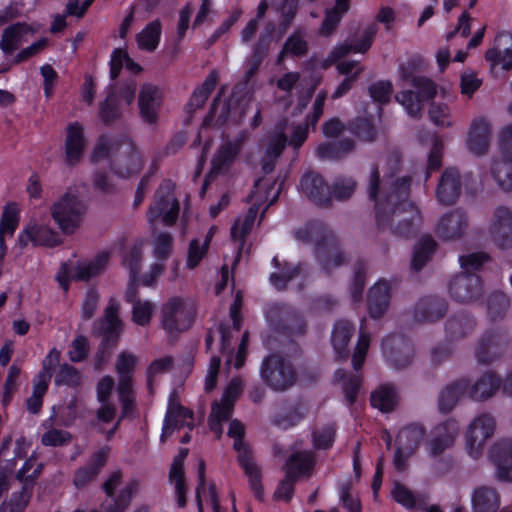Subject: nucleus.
Returning <instances> with one entry per match:
<instances>
[{"mask_svg":"<svg viewBox=\"0 0 512 512\" xmlns=\"http://www.w3.org/2000/svg\"><path fill=\"white\" fill-rule=\"evenodd\" d=\"M399 159L391 157L383 168V177L380 181L379 171H371L368 194L375 203V214L380 226L396 225V229L402 232V226L415 223L418 218V210L406 201L409 180L405 176H398Z\"/></svg>","mask_w":512,"mask_h":512,"instance_id":"obj_1","label":"nucleus"},{"mask_svg":"<svg viewBox=\"0 0 512 512\" xmlns=\"http://www.w3.org/2000/svg\"><path fill=\"white\" fill-rule=\"evenodd\" d=\"M414 85L416 92L407 91L397 95V101L404 107L410 116H417L422 111L423 99L439 97L443 101H432L429 108V117L437 126H450L452 124L451 109L449 104L453 102L454 97L449 94L448 89L437 88L430 80L416 78Z\"/></svg>","mask_w":512,"mask_h":512,"instance_id":"obj_2","label":"nucleus"},{"mask_svg":"<svg viewBox=\"0 0 512 512\" xmlns=\"http://www.w3.org/2000/svg\"><path fill=\"white\" fill-rule=\"evenodd\" d=\"M106 157H112V169L119 178H129L137 175L143 166L141 153L129 140L121 142L103 139L94 149L92 158L98 162Z\"/></svg>","mask_w":512,"mask_h":512,"instance_id":"obj_3","label":"nucleus"},{"mask_svg":"<svg viewBox=\"0 0 512 512\" xmlns=\"http://www.w3.org/2000/svg\"><path fill=\"white\" fill-rule=\"evenodd\" d=\"M488 260L485 253H472L459 258L463 273L455 276L449 285V292L459 302H469L481 295L482 285L479 278L471 274Z\"/></svg>","mask_w":512,"mask_h":512,"instance_id":"obj_4","label":"nucleus"},{"mask_svg":"<svg viewBox=\"0 0 512 512\" xmlns=\"http://www.w3.org/2000/svg\"><path fill=\"white\" fill-rule=\"evenodd\" d=\"M276 198L277 192L274 190V183L270 179L257 181L250 195L251 207L244 216L238 217L231 227L232 239L241 242L251 231L260 206L266 202L272 204Z\"/></svg>","mask_w":512,"mask_h":512,"instance_id":"obj_5","label":"nucleus"},{"mask_svg":"<svg viewBox=\"0 0 512 512\" xmlns=\"http://www.w3.org/2000/svg\"><path fill=\"white\" fill-rule=\"evenodd\" d=\"M85 205L79 197L67 192L50 207V214L58 228L64 234H73L82 224Z\"/></svg>","mask_w":512,"mask_h":512,"instance_id":"obj_6","label":"nucleus"},{"mask_svg":"<svg viewBox=\"0 0 512 512\" xmlns=\"http://www.w3.org/2000/svg\"><path fill=\"white\" fill-rule=\"evenodd\" d=\"M195 317V305L187 298L173 296L161 308L162 328L173 335L187 330Z\"/></svg>","mask_w":512,"mask_h":512,"instance_id":"obj_7","label":"nucleus"},{"mask_svg":"<svg viewBox=\"0 0 512 512\" xmlns=\"http://www.w3.org/2000/svg\"><path fill=\"white\" fill-rule=\"evenodd\" d=\"M109 258L108 252H101L88 260L71 265L64 264L57 274V281L67 291L71 279L88 281L102 273L108 266Z\"/></svg>","mask_w":512,"mask_h":512,"instance_id":"obj_8","label":"nucleus"},{"mask_svg":"<svg viewBox=\"0 0 512 512\" xmlns=\"http://www.w3.org/2000/svg\"><path fill=\"white\" fill-rule=\"evenodd\" d=\"M229 437L234 439V449L238 452V461L243 468L251 489L258 499L263 497V488L260 484V471L258 466L255 464L250 452L242 442L244 435V426L237 420H233L230 423L228 430Z\"/></svg>","mask_w":512,"mask_h":512,"instance_id":"obj_9","label":"nucleus"},{"mask_svg":"<svg viewBox=\"0 0 512 512\" xmlns=\"http://www.w3.org/2000/svg\"><path fill=\"white\" fill-rule=\"evenodd\" d=\"M495 428V419L490 414L483 413L473 418L465 432V449L472 458L481 455Z\"/></svg>","mask_w":512,"mask_h":512,"instance_id":"obj_10","label":"nucleus"},{"mask_svg":"<svg viewBox=\"0 0 512 512\" xmlns=\"http://www.w3.org/2000/svg\"><path fill=\"white\" fill-rule=\"evenodd\" d=\"M137 364V357L128 352L121 353L116 361L115 369L118 375L117 392L122 404V413L128 415L133 407L132 373Z\"/></svg>","mask_w":512,"mask_h":512,"instance_id":"obj_11","label":"nucleus"},{"mask_svg":"<svg viewBox=\"0 0 512 512\" xmlns=\"http://www.w3.org/2000/svg\"><path fill=\"white\" fill-rule=\"evenodd\" d=\"M315 464L314 456L311 452H297L293 454L287 463V479L283 480L275 491V498L278 500L289 501L293 494V484L291 478L308 474Z\"/></svg>","mask_w":512,"mask_h":512,"instance_id":"obj_12","label":"nucleus"},{"mask_svg":"<svg viewBox=\"0 0 512 512\" xmlns=\"http://www.w3.org/2000/svg\"><path fill=\"white\" fill-rule=\"evenodd\" d=\"M241 392L242 382L239 378H234L226 386L221 400L213 404L209 418V427L217 437L222 433L221 422L230 417L233 405Z\"/></svg>","mask_w":512,"mask_h":512,"instance_id":"obj_13","label":"nucleus"},{"mask_svg":"<svg viewBox=\"0 0 512 512\" xmlns=\"http://www.w3.org/2000/svg\"><path fill=\"white\" fill-rule=\"evenodd\" d=\"M292 131L290 144L298 148L305 141L307 137V127L297 126L295 128L284 127L279 133H275L269 140L266 148L263 171L268 173L272 170L274 160L281 154L287 142V133Z\"/></svg>","mask_w":512,"mask_h":512,"instance_id":"obj_14","label":"nucleus"},{"mask_svg":"<svg viewBox=\"0 0 512 512\" xmlns=\"http://www.w3.org/2000/svg\"><path fill=\"white\" fill-rule=\"evenodd\" d=\"M488 231L496 248L503 251L512 249V211L504 206L496 208Z\"/></svg>","mask_w":512,"mask_h":512,"instance_id":"obj_15","label":"nucleus"},{"mask_svg":"<svg viewBox=\"0 0 512 512\" xmlns=\"http://www.w3.org/2000/svg\"><path fill=\"white\" fill-rule=\"evenodd\" d=\"M261 375L274 390L279 391L287 389L295 380L291 366L277 355L270 356L264 361Z\"/></svg>","mask_w":512,"mask_h":512,"instance_id":"obj_16","label":"nucleus"},{"mask_svg":"<svg viewBox=\"0 0 512 512\" xmlns=\"http://www.w3.org/2000/svg\"><path fill=\"white\" fill-rule=\"evenodd\" d=\"M424 428L418 424H411L401 429L397 435L394 464L398 470L405 466V460L419 447L424 438Z\"/></svg>","mask_w":512,"mask_h":512,"instance_id":"obj_17","label":"nucleus"},{"mask_svg":"<svg viewBox=\"0 0 512 512\" xmlns=\"http://www.w3.org/2000/svg\"><path fill=\"white\" fill-rule=\"evenodd\" d=\"M240 151L241 142L239 140L223 141L212 157L208 180L215 176H230Z\"/></svg>","mask_w":512,"mask_h":512,"instance_id":"obj_18","label":"nucleus"},{"mask_svg":"<svg viewBox=\"0 0 512 512\" xmlns=\"http://www.w3.org/2000/svg\"><path fill=\"white\" fill-rule=\"evenodd\" d=\"M120 478V473L116 472L106 481L104 489L108 498L102 506L103 512H123L129 505L132 496L139 490V482L133 480L126 484L118 498H114V491L120 483Z\"/></svg>","mask_w":512,"mask_h":512,"instance_id":"obj_19","label":"nucleus"},{"mask_svg":"<svg viewBox=\"0 0 512 512\" xmlns=\"http://www.w3.org/2000/svg\"><path fill=\"white\" fill-rule=\"evenodd\" d=\"M61 242L60 235L48 223L32 221L28 223L18 236L21 246L32 244L33 246L53 247Z\"/></svg>","mask_w":512,"mask_h":512,"instance_id":"obj_20","label":"nucleus"},{"mask_svg":"<svg viewBox=\"0 0 512 512\" xmlns=\"http://www.w3.org/2000/svg\"><path fill=\"white\" fill-rule=\"evenodd\" d=\"M40 30L39 24L15 23L6 27L0 38V50L12 55Z\"/></svg>","mask_w":512,"mask_h":512,"instance_id":"obj_21","label":"nucleus"},{"mask_svg":"<svg viewBox=\"0 0 512 512\" xmlns=\"http://www.w3.org/2000/svg\"><path fill=\"white\" fill-rule=\"evenodd\" d=\"M179 204L171 191L165 195L158 194L148 212V220L151 225L163 223L172 225L178 216Z\"/></svg>","mask_w":512,"mask_h":512,"instance_id":"obj_22","label":"nucleus"},{"mask_svg":"<svg viewBox=\"0 0 512 512\" xmlns=\"http://www.w3.org/2000/svg\"><path fill=\"white\" fill-rule=\"evenodd\" d=\"M162 103V92L156 85L143 84L139 91L138 105L140 115L149 124L158 120L159 109Z\"/></svg>","mask_w":512,"mask_h":512,"instance_id":"obj_23","label":"nucleus"},{"mask_svg":"<svg viewBox=\"0 0 512 512\" xmlns=\"http://www.w3.org/2000/svg\"><path fill=\"white\" fill-rule=\"evenodd\" d=\"M459 434V425L455 420H447L437 425L428 441L427 446L431 455H440L450 448Z\"/></svg>","mask_w":512,"mask_h":512,"instance_id":"obj_24","label":"nucleus"},{"mask_svg":"<svg viewBox=\"0 0 512 512\" xmlns=\"http://www.w3.org/2000/svg\"><path fill=\"white\" fill-rule=\"evenodd\" d=\"M491 68L496 70H508L512 67V35L509 32H501L495 39V45L485 55Z\"/></svg>","mask_w":512,"mask_h":512,"instance_id":"obj_25","label":"nucleus"},{"mask_svg":"<svg viewBox=\"0 0 512 512\" xmlns=\"http://www.w3.org/2000/svg\"><path fill=\"white\" fill-rule=\"evenodd\" d=\"M192 425L193 420L191 412L180 405L175 392H173L169 398L161 440L163 441L171 435L173 430L177 427L187 426L191 428Z\"/></svg>","mask_w":512,"mask_h":512,"instance_id":"obj_26","label":"nucleus"},{"mask_svg":"<svg viewBox=\"0 0 512 512\" xmlns=\"http://www.w3.org/2000/svg\"><path fill=\"white\" fill-rule=\"evenodd\" d=\"M492 128L485 119L475 120L469 129L466 138V147L474 155L484 154L489 147Z\"/></svg>","mask_w":512,"mask_h":512,"instance_id":"obj_27","label":"nucleus"},{"mask_svg":"<svg viewBox=\"0 0 512 512\" xmlns=\"http://www.w3.org/2000/svg\"><path fill=\"white\" fill-rule=\"evenodd\" d=\"M86 140L83 126L77 122L69 124L65 141L66 159L70 164L77 163L85 149Z\"/></svg>","mask_w":512,"mask_h":512,"instance_id":"obj_28","label":"nucleus"},{"mask_svg":"<svg viewBox=\"0 0 512 512\" xmlns=\"http://www.w3.org/2000/svg\"><path fill=\"white\" fill-rule=\"evenodd\" d=\"M300 189L304 195L319 205L326 204L330 200L328 186L315 173H307L302 177Z\"/></svg>","mask_w":512,"mask_h":512,"instance_id":"obj_29","label":"nucleus"},{"mask_svg":"<svg viewBox=\"0 0 512 512\" xmlns=\"http://www.w3.org/2000/svg\"><path fill=\"white\" fill-rule=\"evenodd\" d=\"M467 228V217L461 210H455L444 215L438 223L439 235L446 239H454L463 234Z\"/></svg>","mask_w":512,"mask_h":512,"instance_id":"obj_30","label":"nucleus"},{"mask_svg":"<svg viewBox=\"0 0 512 512\" xmlns=\"http://www.w3.org/2000/svg\"><path fill=\"white\" fill-rule=\"evenodd\" d=\"M376 33H377V27L375 25H372V26L368 27L363 32L360 40L357 43L352 44V43L347 42L343 45L337 46L331 53L328 63H325L324 67H328L329 65L332 64V62L345 56L349 52H355V53L366 52L370 48Z\"/></svg>","mask_w":512,"mask_h":512,"instance_id":"obj_31","label":"nucleus"},{"mask_svg":"<svg viewBox=\"0 0 512 512\" xmlns=\"http://www.w3.org/2000/svg\"><path fill=\"white\" fill-rule=\"evenodd\" d=\"M460 194L459 173L454 168H448L443 173L437 188V198L443 204H452Z\"/></svg>","mask_w":512,"mask_h":512,"instance_id":"obj_32","label":"nucleus"},{"mask_svg":"<svg viewBox=\"0 0 512 512\" xmlns=\"http://www.w3.org/2000/svg\"><path fill=\"white\" fill-rule=\"evenodd\" d=\"M389 305V285L385 281L377 282L369 291L368 309L372 318L381 317Z\"/></svg>","mask_w":512,"mask_h":512,"instance_id":"obj_33","label":"nucleus"},{"mask_svg":"<svg viewBox=\"0 0 512 512\" xmlns=\"http://www.w3.org/2000/svg\"><path fill=\"white\" fill-rule=\"evenodd\" d=\"M187 455V448H182L179 450L177 456L173 460L169 474L170 481L174 484L177 502L180 507L185 505L186 486L184 480L183 464Z\"/></svg>","mask_w":512,"mask_h":512,"instance_id":"obj_34","label":"nucleus"},{"mask_svg":"<svg viewBox=\"0 0 512 512\" xmlns=\"http://www.w3.org/2000/svg\"><path fill=\"white\" fill-rule=\"evenodd\" d=\"M469 383L466 379H459L449 384L440 394L439 407L442 411H450L455 404L466 394H469Z\"/></svg>","mask_w":512,"mask_h":512,"instance_id":"obj_35","label":"nucleus"},{"mask_svg":"<svg viewBox=\"0 0 512 512\" xmlns=\"http://www.w3.org/2000/svg\"><path fill=\"white\" fill-rule=\"evenodd\" d=\"M119 303L115 300H111L107 308L105 309L103 319L100 323V331L109 339H116L121 333L122 322L118 317Z\"/></svg>","mask_w":512,"mask_h":512,"instance_id":"obj_36","label":"nucleus"},{"mask_svg":"<svg viewBox=\"0 0 512 512\" xmlns=\"http://www.w3.org/2000/svg\"><path fill=\"white\" fill-rule=\"evenodd\" d=\"M19 207L15 203L7 204L0 218V250L7 249L5 239L11 237L19 223Z\"/></svg>","mask_w":512,"mask_h":512,"instance_id":"obj_37","label":"nucleus"},{"mask_svg":"<svg viewBox=\"0 0 512 512\" xmlns=\"http://www.w3.org/2000/svg\"><path fill=\"white\" fill-rule=\"evenodd\" d=\"M215 233V228L211 227L208 234L203 239H194L190 242L187 252L186 267L194 269L207 254L210 241Z\"/></svg>","mask_w":512,"mask_h":512,"instance_id":"obj_38","label":"nucleus"},{"mask_svg":"<svg viewBox=\"0 0 512 512\" xmlns=\"http://www.w3.org/2000/svg\"><path fill=\"white\" fill-rule=\"evenodd\" d=\"M491 173L497 184L504 190L512 189V156L503 154L491 165Z\"/></svg>","mask_w":512,"mask_h":512,"instance_id":"obj_39","label":"nucleus"},{"mask_svg":"<svg viewBox=\"0 0 512 512\" xmlns=\"http://www.w3.org/2000/svg\"><path fill=\"white\" fill-rule=\"evenodd\" d=\"M499 387V379L492 373H486L470 388L469 396L475 400H484L491 397Z\"/></svg>","mask_w":512,"mask_h":512,"instance_id":"obj_40","label":"nucleus"},{"mask_svg":"<svg viewBox=\"0 0 512 512\" xmlns=\"http://www.w3.org/2000/svg\"><path fill=\"white\" fill-rule=\"evenodd\" d=\"M108 455V448H102L93 457L92 462L85 468L79 469L74 478V484L82 487L91 481L103 466Z\"/></svg>","mask_w":512,"mask_h":512,"instance_id":"obj_41","label":"nucleus"},{"mask_svg":"<svg viewBox=\"0 0 512 512\" xmlns=\"http://www.w3.org/2000/svg\"><path fill=\"white\" fill-rule=\"evenodd\" d=\"M500 459L497 463L496 476L504 482H512V440H504L498 445Z\"/></svg>","mask_w":512,"mask_h":512,"instance_id":"obj_42","label":"nucleus"},{"mask_svg":"<svg viewBox=\"0 0 512 512\" xmlns=\"http://www.w3.org/2000/svg\"><path fill=\"white\" fill-rule=\"evenodd\" d=\"M398 402V395L391 385H382L371 395V404L382 412L391 411Z\"/></svg>","mask_w":512,"mask_h":512,"instance_id":"obj_43","label":"nucleus"},{"mask_svg":"<svg viewBox=\"0 0 512 512\" xmlns=\"http://www.w3.org/2000/svg\"><path fill=\"white\" fill-rule=\"evenodd\" d=\"M472 505L475 512H495L499 506V499L493 489L482 487L475 490Z\"/></svg>","mask_w":512,"mask_h":512,"instance_id":"obj_44","label":"nucleus"},{"mask_svg":"<svg viewBox=\"0 0 512 512\" xmlns=\"http://www.w3.org/2000/svg\"><path fill=\"white\" fill-rule=\"evenodd\" d=\"M199 486L197 488V502L199 510L203 509V506H211L213 509L217 508V493L213 484H206L204 481V463L199 462L198 467Z\"/></svg>","mask_w":512,"mask_h":512,"instance_id":"obj_45","label":"nucleus"},{"mask_svg":"<svg viewBox=\"0 0 512 512\" xmlns=\"http://www.w3.org/2000/svg\"><path fill=\"white\" fill-rule=\"evenodd\" d=\"M354 328L349 321H338L332 332V345L339 356H346L347 346Z\"/></svg>","mask_w":512,"mask_h":512,"instance_id":"obj_46","label":"nucleus"},{"mask_svg":"<svg viewBox=\"0 0 512 512\" xmlns=\"http://www.w3.org/2000/svg\"><path fill=\"white\" fill-rule=\"evenodd\" d=\"M143 260V244L133 245L126 253L123 259V265L130 272L131 283L138 281V274Z\"/></svg>","mask_w":512,"mask_h":512,"instance_id":"obj_47","label":"nucleus"},{"mask_svg":"<svg viewBox=\"0 0 512 512\" xmlns=\"http://www.w3.org/2000/svg\"><path fill=\"white\" fill-rule=\"evenodd\" d=\"M161 26L158 21L148 24L138 35L137 43L141 49L152 51L159 43Z\"/></svg>","mask_w":512,"mask_h":512,"instance_id":"obj_48","label":"nucleus"},{"mask_svg":"<svg viewBox=\"0 0 512 512\" xmlns=\"http://www.w3.org/2000/svg\"><path fill=\"white\" fill-rule=\"evenodd\" d=\"M348 9L349 0H336L334 8L326 13L321 27V33L325 35L330 34Z\"/></svg>","mask_w":512,"mask_h":512,"instance_id":"obj_49","label":"nucleus"},{"mask_svg":"<svg viewBox=\"0 0 512 512\" xmlns=\"http://www.w3.org/2000/svg\"><path fill=\"white\" fill-rule=\"evenodd\" d=\"M110 64V74L112 78L118 76L119 71L122 67H126V69L134 73H138L141 71V67L137 63H135L122 49H116L113 52Z\"/></svg>","mask_w":512,"mask_h":512,"instance_id":"obj_50","label":"nucleus"},{"mask_svg":"<svg viewBox=\"0 0 512 512\" xmlns=\"http://www.w3.org/2000/svg\"><path fill=\"white\" fill-rule=\"evenodd\" d=\"M435 250V242L430 236H425L416 244L413 252L412 265L415 269H420L429 259Z\"/></svg>","mask_w":512,"mask_h":512,"instance_id":"obj_51","label":"nucleus"},{"mask_svg":"<svg viewBox=\"0 0 512 512\" xmlns=\"http://www.w3.org/2000/svg\"><path fill=\"white\" fill-rule=\"evenodd\" d=\"M155 304L149 300H138L133 303L132 321L140 326H146L150 323L155 312Z\"/></svg>","mask_w":512,"mask_h":512,"instance_id":"obj_52","label":"nucleus"},{"mask_svg":"<svg viewBox=\"0 0 512 512\" xmlns=\"http://www.w3.org/2000/svg\"><path fill=\"white\" fill-rule=\"evenodd\" d=\"M369 343L370 338L366 331L365 321H362L360 325L359 339L352 359L353 367L355 370H358L362 366L369 347Z\"/></svg>","mask_w":512,"mask_h":512,"instance_id":"obj_53","label":"nucleus"},{"mask_svg":"<svg viewBox=\"0 0 512 512\" xmlns=\"http://www.w3.org/2000/svg\"><path fill=\"white\" fill-rule=\"evenodd\" d=\"M300 270L292 266H285L279 271L273 272L270 276L272 285L277 289H284L289 282L300 277Z\"/></svg>","mask_w":512,"mask_h":512,"instance_id":"obj_54","label":"nucleus"},{"mask_svg":"<svg viewBox=\"0 0 512 512\" xmlns=\"http://www.w3.org/2000/svg\"><path fill=\"white\" fill-rule=\"evenodd\" d=\"M122 107L117 96L110 94L100 106V117L104 122H110L120 115Z\"/></svg>","mask_w":512,"mask_h":512,"instance_id":"obj_55","label":"nucleus"},{"mask_svg":"<svg viewBox=\"0 0 512 512\" xmlns=\"http://www.w3.org/2000/svg\"><path fill=\"white\" fill-rule=\"evenodd\" d=\"M352 147L353 143L351 141H344L338 145L326 143L318 147L317 153L321 158H336L351 150Z\"/></svg>","mask_w":512,"mask_h":512,"instance_id":"obj_56","label":"nucleus"},{"mask_svg":"<svg viewBox=\"0 0 512 512\" xmlns=\"http://www.w3.org/2000/svg\"><path fill=\"white\" fill-rule=\"evenodd\" d=\"M55 381L57 384L76 387L81 383V375L74 367L64 364L60 367Z\"/></svg>","mask_w":512,"mask_h":512,"instance_id":"obj_57","label":"nucleus"},{"mask_svg":"<svg viewBox=\"0 0 512 512\" xmlns=\"http://www.w3.org/2000/svg\"><path fill=\"white\" fill-rule=\"evenodd\" d=\"M307 50V44L302 36L295 34L292 35L285 43L282 52L278 57V62H281L283 57L286 54H291L294 56H301Z\"/></svg>","mask_w":512,"mask_h":512,"instance_id":"obj_58","label":"nucleus"},{"mask_svg":"<svg viewBox=\"0 0 512 512\" xmlns=\"http://www.w3.org/2000/svg\"><path fill=\"white\" fill-rule=\"evenodd\" d=\"M271 36V31L267 30L265 36L259 39L258 45L254 51L253 57L249 61L248 75H253L259 68L264 52L266 51L269 41L268 38Z\"/></svg>","mask_w":512,"mask_h":512,"instance_id":"obj_59","label":"nucleus"},{"mask_svg":"<svg viewBox=\"0 0 512 512\" xmlns=\"http://www.w3.org/2000/svg\"><path fill=\"white\" fill-rule=\"evenodd\" d=\"M334 428L326 426L313 431L312 439L316 449H328L334 441Z\"/></svg>","mask_w":512,"mask_h":512,"instance_id":"obj_60","label":"nucleus"},{"mask_svg":"<svg viewBox=\"0 0 512 512\" xmlns=\"http://www.w3.org/2000/svg\"><path fill=\"white\" fill-rule=\"evenodd\" d=\"M215 85V80L213 78H208L202 87L198 88L194 91L193 95L190 98L188 103V108L196 109L201 107L208 98V95L212 91Z\"/></svg>","mask_w":512,"mask_h":512,"instance_id":"obj_61","label":"nucleus"},{"mask_svg":"<svg viewBox=\"0 0 512 512\" xmlns=\"http://www.w3.org/2000/svg\"><path fill=\"white\" fill-rule=\"evenodd\" d=\"M48 46V39L42 37L37 41L33 42L31 45L21 49L15 56V63L23 62L46 49Z\"/></svg>","mask_w":512,"mask_h":512,"instance_id":"obj_62","label":"nucleus"},{"mask_svg":"<svg viewBox=\"0 0 512 512\" xmlns=\"http://www.w3.org/2000/svg\"><path fill=\"white\" fill-rule=\"evenodd\" d=\"M172 238L169 234L161 233L153 240V252L157 258H166L171 250Z\"/></svg>","mask_w":512,"mask_h":512,"instance_id":"obj_63","label":"nucleus"},{"mask_svg":"<svg viewBox=\"0 0 512 512\" xmlns=\"http://www.w3.org/2000/svg\"><path fill=\"white\" fill-rule=\"evenodd\" d=\"M371 97L380 103L389 101L392 94V85L390 82L380 81L370 87Z\"/></svg>","mask_w":512,"mask_h":512,"instance_id":"obj_64","label":"nucleus"}]
</instances>
